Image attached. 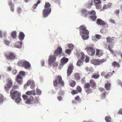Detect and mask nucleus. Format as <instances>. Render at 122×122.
<instances>
[{"label": "nucleus", "instance_id": "obj_1", "mask_svg": "<svg viewBox=\"0 0 122 122\" xmlns=\"http://www.w3.org/2000/svg\"><path fill=\"white\" fill-rule=\"evenodd\" d=\"M10 94L11 98L13 99H15V102L18 104L21 101L20 93L18 91H15L13 89L10 92Z\"/></svg>", "mask_w": 122, "mask_h": 122}, {"label": "nucleus", "instance_id": "obj_2", "mask_svg": "<svg viewBox=\"0 0 122 122\" xmlns=\"http://www.w3.org/2000/svg\"><path fill=\"white\" fill-rule=\"evenodd\" d=\"M79 28L80 34L82 36L83 39L85 40L88 39L89 32L86 29V27L82 25Z\"/></svg>", "mask_w": 122, "mask_h": 122}, {"label": "nucleus", "instance_id": "obj_3", "mask_svg": "<svg viewBox=\"0 0 122 122\" xmlns=\"http://www.w3.org/2000/svg\"><path fill=\"white\" fill-rule=\"evenodd\" d=\"M45 9L43 11V16L45 18L47 17L51 11L50 4L49 2L46 3L45 5Z\"/></svg>", "mask_w": 122, "mask_h": 122}, {"label": "nucleus", "instance_id": "obj_4", "mask_svg": "<svg viewBox=\"0 0 122 122\" xmlns=\"http://www.w3.org/2000/svg\"><path fill=\"white\" fill-rule=\"evenodd\" d=\"M107 41L108 44V49L113 54L114 53L113 51L111 49L114 46V42H113V38L110 37L109 36H108L107 38Z\"/></svg>", "mask_w": 122, "mask_h": 122}, {"label": "nucleus", "instance_id": "obj_5", "mask_svg": "<svg viewBox=\"0 0 122 122\" xmlns=\"http://www.w3.org/2000/svg\"><path fill=\"white\" fill-rule=\"evenodd\" d=\"M56 57L55 56L50 55L48 60V63L50 66L53 65V67H56L58 66V63L56 62H54L56 59Z\"/></svg>", "mask_w": 122, "mask_h": 122}, {"label": "nucleus", "instance_id": "obj_6", "mask_svg": "<svg viewBox=\"0 0 122 122\" xmlns=\"http://www.w3.org/2000/svg\"><path fill=\"white\" fill-rule=\"evenodd\" d=\"M19 66H22L26 69H29L30 68L31 65L30 63L26 60H20L18 63Z\"/></svg>", "mask_w": 122, "mask_h": 122}, {"label": "nucleus", "instance_id": "obj_7", "mask_svg": "<svg viewBox=\"0 0 122 122\" xmlns=\"http://www.w3.org/2000/svg\"><path fill=\"white\" fill-rule=\"evenodd\" d=\"M58 83L62 86H63L64 85V82L62 80L61 76H58L57 78L55 79L53 82V85L54 86L56 87Z\"/></svg>", "mask_w": 122, "mask_h": 122}, {"label": "nucleus", "instance_id": "obj_8", "mask_svg": "<svg viewBox=\"0 0 122 122\" xmlns=\"http://www.w3.org/2000/svg\"><path fill=\"white\" fill-rule=\"evenodd\" d=\"M25 73V72L23 71H21L19 72V74L17 76L16 80V82L18 84L20 85L22 83L21 80L22 78V76L24 75Z\"/></svg>", "mask_w": 122, "mask_h": 122}, {"label": "nucleus", "instance_id": "obj_9", "mask_svg": "<svg viewBox=\"0 0 122 122\" xmlns=\"http://www.w3.org/2000/svg\"><path fill=\"white\" fill-rule=\"evenodd\" d=\"M22 97L24 99L25 102L28 104H30L33 103V97H31L30 98H28V97L26 95H23Z\"/></svg>", "mask_w": 122, "mask_h": 122}, {"label": "nucleus", "instance_id": "obj_10", "mask_svg": "<svg viewBox=\"0 0 122 122\" xmlns=\"http://www.w3.org/2000/svg\"><path fill=\"white\" fill-rule=\"evenodd\" d=\"M106 59H102L98 60L96 59H92L91 61V63L95 65H98L100 64H101L104 62L105 61Z\"/></svg>", "mask_w": 122, "mask_h": 122}, {"label": "nucleus", "instance_id": "obj_11", "mask_svg": "<svg viewBox=\"0 0 122 122\" xmlns=\"http://www.w3.org/2000/svg\"><path fill=\"white\" fill-rule=\"evenodd\" d=\"M85 50H87L88 54L92 56L94 55L95 53V50L92 47L90 46L87 47L85 49Z\"/></svg>", "mask_w": 122, "mask_h": 122}, {"label": "nucleus", "instance_id": "obj_12", "mask_svg": "<svg viewBox=\"0 0 122 122\" xmlns=\"http://www.w3.org/2000/svg\"><path fill=\"white\" fill-rule=\"evenodd\" d=\"M12 81L10 80H8V83L4 86V89L5 91L8 93L10 88L12 86Z\"/></svg>", "mask_w": 122, "mask_h": 122}, {"label": "nucleus", "instance_id": "obj_13", "mask_svg": "<svg viewBox=\"0 0 122 122\" xmlns=\"http://www.w3.org/2000/svg\"><path fill=\"white\" fill-rule=\"evenodd\" d=\"M30 85V87L31 89H33L35 88V85L34 81L33 80H29L27 82L26 84L25 85L24 87L26 88L27 86Z\"/></svg>", "mask_w": 122, "mask_h": 122}, {"label": "nucleus", "instance_id": "obj_14", "mask_svg": "<svg viewBox=\"0 0 122 122\" xmlns=\"http://www.w3.org/2000/svg\"><path fill=\"white\" fill-rule=\"evenodd\" d=\"M62 52V48L60 47H58L54 51V55H52L55 56H58L60 55Z\"/></svg>", "mask_w": 122, "mask_h": 122}, {"label": "nucleus", "instance_id": "obj_15", "mask_svg": "<svg viewBox=\"0 0 122 122\" xmlns=\"http://www.w3.org/2000/svg\"><path fill=\"white\" fill-rule=\"evenodd\" d=\"M81 11V15L84 17H87L90 15L91 12L90 11H88L85 9H82Z\"/></svg>", "mask_w": 122, "mask_h": 122}, {"label": "nucleus", "instance_id": "obj_16", "mask_svg": "<svg viewBox=\"0 0 122 122\" xmlns=\"http://www.w3.org/2000/svg\"><path fill=\"white\" fill-rule=\"evenodd\" d=\"M99 90L103 93L102 94L101 96V97L103 99H105L106 97V95L107 93V91L103 88L101 87L99 88Z\"/></svg>", "mask_w": 122, "mask_h": 122}, {"label": "nucleus", "instance_id": "obj_17", "mask_svg": "<svg viewBox=\"0 0 122 122\" xmlns=\"http://www.w3.org/2000/svg\"><path fill=\"white\" fill-rule=\"evenodd\" d=\"M73 69V66L72 64H70L67 69V74L68 76H69L72 73Z\"/></svg>", "mask_w": 122, "mask_h": 122}, {"label": "nucleus", "instance_id": "obj_18", "mask_svg": "<svg viewBox=\"0 0 122 122\" xmlns=\"http://www.w3.org/2000/svg\"><path fill=\"white\" fill-rule=\"evenodd\" d=\"M7 59L9 60L14 59H15V55L14 53L10 52L8 55L6 56Z\"/></svg>", "mask_w": 122, "mask_h": 122}, {"label": "nucleus", "instance_id": "obj_19", "mask_svg": "<svg viewBox=\"0 0 122 122\" xmlns=\"http://www.w3.org/2000/svg\"><path fill=\"white\" fill-rule=\"evenodd\" d=\"M90 14L92 15L91 16V18L93 20L95 21L97 18V16L95 15V11L94 10H92L91 11Z\"/></svg>", "mask_w": 122, "mask_h": 122}, {"label": "nucleus", "instance_id": "obj_20", "mask_svg": "<svg viewBox=\"0 0 122 122\" xmlns=\"http://www.w3.org/2000/svg\"><path fill=\"white\" fill-rule=\"evenodd\" d=\"M97 23L99 25L102 26H104L106 24L105 22L100 19H97Z\"/></svg>", "mask_w": 122, "mask_h": 122}, {"label": "nucleus", "instance_id": "obj_21", "mask_svg": "<svg viewBox=\"0 0 122 122\" xmlns=\"http://www.w3.org/2000/svg\"><path fill=\"white\" fill-rule=\"evenodd\" d=\"M8 5L10 8L11 11L13 12L14 10V5L13 4L11 0L9 1Z\"/></svg>", "mask_w": 122, "mask_h": 122}, {"label": "nucleus", "instance_id": "obj_22", "mask_svg": "<svg viewBox=\"0 0 122 122\" xmlns=\"http://www.w3.org/2000/svg\"><path fill=\"white\" fill-rule=\"evenodd\" d=\"M23 42L22 41H19L17 42L16 44H15L14 46L18 48H20L22 47Z\"/></svg>", "mask_w": 122, "mask_h": 122}, {"label": "nucleus", "instance_id": "obj_23", "mask_svg": "<svg viewBox=\"0 0 122 122\" xmlns=\"http://www.w3.org/2000/svg\"><path fill=\"white\" fill-rule=\"evenodd\" d=\"M25 35L24 33L22 32H20L19 36L18 38L20 41H22L24 39Z\"/></svg>", "mask_w": 122, "mask_h": 122}, {"label": "nucleus", "instance_id": "obj_24", "mask_svg": "<svg viewBox=\"0 0 122 122\" xmlns=\"http://www.w3.org/2000/svg\"><path fill=\"white\" fill-rule=\"evenodd\" d=\"M96 51V55L98 57L101 56L103 54V51L102 50L97 49Z\"/></svg>", "mask_w": 122, "mask_h": 122}, {"label": "nucleus", "instance_id": "obj_25", "mask_svg": "<svg viewBox=\"0 0 122 122\" xmlns=\"http://www.w3.org/2000/svg\"><path fill=\"white\" fill-rule=\"evenodd\" d=\"M90 86V84L89 83H87L85 86V89L86 92L87 93H90L91 91L89 88Z\"/></svg>", "mask_w": 122, "mask_h": 122}, {"label": "nucleus", "instance_id": "obj_26", "mask_svg": "<svg viewBox=\"0 0 122 122\" xmlns=\"http://www.w3.org/2000/svg\"><path fill=\"white\" fill-rule=\"evenodd\" d=\"M26 94L28 95H32L34 96L36 94V91L35 90H32L30 91H28L26 92Z\"/></svg>", "mask_w": 122, "mask_h": 122}, {"label": "nucleus", "instance_id": "obj_27", "mask_svg": "<svg viewBox=\"0 0 122 122\" xmlns=\"http://www.w3.org/2000/svg\"><path fill=\"white\" fill-rule=\"evenodd\" d=\"M112 3H108L107 5L104 4L103 6L104 9H107L111 7Z\"/></svg>", "mask_w": 122, "mask_h": 122}, {"label": "nucleus", "instance_id": "obj_28", "mask_svg": "<svg viewBox=\"0 0 122 122\" xmlns=\"http://www.w3.org/2000/svg\"><path fill=\"white\" fill-rule=\"evenodd\" d=\"M68 58L64 57L62 58L61 60V62L64 64H65L68 61Z\"/></svg>", "mask_w": 122, "mask_h": 122}, {"label": "nucleus", "instance_id": "obj_29", "mask_svg": "<svg viewBox=\"0 0 122 122\" xmlns=\"http://www.w3.org/2000/svg\"><path fill=\"white\" fill-rule=\"evenodd\" d=\"M111 85V84L108 82H107L105 84V87L107 91L110 90Z\"/></svg>", "mask_w": 122, "mask_h": 122}, {"label": "nucleus", "instance_id": "obj_30", "mask_svg": "<svg viewBox=\"0 0 122 122\" xmlns=\"http://www.w3.org/2000/svg\"><path fill=\"white\" fill-rule=\"evenodd\" d=\"M7 34V32L6 31H5L2 33V31L0 30V37L2 38L3 37H5Z\"/></svg>", "mask_w": 122, "mask_h": 122}, {"label": "nucleus", "instance_id": "obj_31", "mask_svg": "<svg viewBox=\"0 0 122 122\" xmlns=\"http://www.w3.org/2000/svg\"><path fill=\"white\" fill-rule=\"evenodd\" d=\"M80 102V98L79 96H77L75 97V100H73L72 101V102L73 104H76V102Z\"/></svg>", "mask_w": 122, "mask_h": 122}, {"label": "nucleus", "instance_id": "obj_32", "mask_svg": "<svg viewBox=\"0 0 122 122\" xmlns=\"http://www.w3.org/2000/svg\"><path fill=\"white\" fill-rule=\"evenodd\" d=\"M90 84L92 86V87L94 88L95 87L96 84L95 81L92 80H91L90 81Z\"/></svg>", "mask_w": 122, "mask_h": 122}, {"label": "nucleus", "instance_id": "obj_33", "mask_svg": "<svg viewBox=\"0 0 122 122\" xmlns=\"http://www.w3.org/2000/svg\"><path fill=\"white\" fill-rule=\"evenodd\" d=\"M113 75V74L111 72H109L107 75L104 76V77L106 79L110 78Z\"/></svg>", "mask_w": 122, "mask_h": 122}, {"label": "nucleus", "instance_id": "obj_34", "mask_svg": "<svg viewBox=\"0 0 122 122\" xmlns=\"http://www.w3.org/2000/svg\"><path fill=\"white\" fill-rule=\"evenodd\" d=\"M40 3V0H38L36 3L32 7V9L34 10L33 11H35L34 10L37 7L38 5Z\"/></svg>", "mask_w": 122, "mask_h": 122}, {"label": "nucleus", "instance_id": "obj_35", "mask_svg": "<svg viewBox=\"0 0 122 122\" xmlns=\"http://www.w3.org/2000/svg\"><path fill=\"white\" fill-rule=\"evenodd\" d=\"M105 120L106 122H110L111 120V118L110 116H108L105 117Z\"/></svg>", "mask_w": 122, "mask_h": 122}, {"label": "nucleus", "instance_id": "obj_36", "mask_svg": "<svg viewBox=\"0 0 122 122\" xmlns=\"http://www.w3.org/2000/svg\"><path fill=\"white\" fill-rule=\"evenodd\" d=\"M81 75V74H79L78 73H76L75 74V76L76 78L78 80L80 79V76Z\"/></svg>", "mask_w": 122, "mask_h": 122}, {"label": "nucleus", "instance_id": "obj_37", "mask_svg": "<svg viewBox=\"0 0 122 122\" xmlns=\"http://www.w3.org/2000/svg\"><path fill=\"white\" fill-rule=\"evenodd\" d=\"M94 2L95 3V6L99 4H101V2L100 0H94Z\"/></svg>", "mask_w": 122, "mask_h": 122}, {"label": "nucleus", "instance_id": "obj_38", "mask_svg": "<svg viewBox=\"0 0 122 122\" xmlns=\"http://www.w3.org/2000/svg\"><path fill=\"white\" fill-rule=\"evenodd\" d=\"M22 12V9L20 7H18L17 10V13L19 15H20Z\"/></svg>", "mask_w": 122, "mask_h": 122}, {"label": "nucleus", "instance_id": "obj_39", "mask_svg": "<svg viewBox=\"0 0 122 122\" xmlns=\"http://www.w3.org/2000/svg\"><path fill=\"white\" fill-rule=\"evenodd\" d=\"M4 101L3 97V95L0 94V105Z\"/></svg>", "mask_w": 122, "mask_h": 122}, {"label": "nucleus", "instance_id": "obj_40", "mask_svg": "<svg viewBox=\"0 0 122 122\" xmlns=\"http://www.w3.org/2000/svg\"><path fill=\"white\" fill-rule=\"evenodd\" d=\"M16 32L15 31H13L11 34L12 37L14 38H15L16 36Z\"/></svg>", "mask_w": 122, "mask_h": 122}, {"label": "nucleus", "instance_id": "obj_41", "mask_svg": "<svg viewBox=\"0 0 122 122\" xmlns=\"http://www.w3.org/2000/svg\"><path fill=\"white\" fill-rule=\"evenodd\" d=\"M82 61L81 60H78L76 64L77 66H79L82 64Z\"/></svg>", "mask_w": 122, "mask_h": 122}, {"label": "nucleus", "instance_id": "obj_42", "mask_svg": "<svg viewBox=\"0 0 122 122\" xmlns=\"http://www.w3.org/2000/svg\"><path fill=\"white\" fill-rule=\"evenodd\" d=\"M112 65L114 67H115V66L118 67L119 65V63L116 61H114Z\"/></svg>", "mask_w": 122, "mask_h": 122}, {"label": "nucleus", "instance_id": "obj_43", "mask_svg": "<svg viewBox=\"0 0 122 122\" xmlns=\"http://www.w3.org/2000/svg\"><path fill=\"white\" fill-rule=\"evenodd\" d=\"M68 47L70 48V49H71V50L72 51L74 48L73 45L71 44H68Z\"/></svg>", "mask_w": 122, "mask_h": 122}, {"label": "nucleus", "instance_id": "obj_44", "mask_svg": "<svg viewBox=\"0 0 122 122\" xmlns=\"http://www.w3.org/2000/svg\"><path fill=\"white\" fill-rule=\"evenodd\" d=\"M72 51L71 50V49H67L65 50V52L66 53L70 55Z\"/></svg>", "mask_w": 122, "mask_h": 122}, {"label": "nucleus", "instance_id": "obj_45", "mask_svg": "<svg viewBox=\"0 0 122 122\" xmlns=\"http://www.w3.org/2000/svg\"><path fill=\"white\" fill-rule=\"evenodd\" d=\"M36 94L37 95H40L41 94V91L40 90L37 88L36 89Z\"/></svg>", "mask_w": 122, "mask_h": 122}, {"label": "nucleus", "instance_id": "obj_46", "mask_svg": "<svg viewBox=\"0 0 122 122\" xmlns=\"http://www.w3.org/2000/svg\"><path fill=\"white\" fill-rule=\"evenodd\" d=\"M92 5V3L91 1H89L87 4V6L88 7H90Z\"/></svg>", "mask_w": 122, "mask_h": 122}, {"label": "nucleus", "instance_id": "obj_47", "mask_svg": "<svg viewBox=\"0 0 122 122\" xmlns=\"http://www.w3.org/2000/svg\"><path fill=\"white\" fill-rule=\"evenodd\" d=\"M99 75L95 74L92 76V78L95 79H97L99 77Z\"/></svg>", "mask_w": 122, "mask_h": 122}, {"label": "nucleus", "instance_id": "obj_48", "mask_svg": "<svg viewBox=\"0 0 122 122\" xmlns=\"http://www.w3.org/2000/svg\"><path fill=\"white\" fill-rule=\"evenodd\" d=\"M96 8L97 9H100L102 7L101 4H99L95 6Z\"/></svg>", "mask_w": 122, "mask_h": 122}, {"label": "nucleus", "instance_id": "obj_49", "mask_svg": "<svg viewBox=\"0 0 122 122\" xmlns=\"http://www.w3.org/2000/svg\"><path fill=\"white\" fill-rule=\"evenodd\" d=\"M39 100L37 98H36L34 100L33 99V103H37L39 102Z\"/></svg>", "mask_w": 122, "mask_h": 122}, {"label": "nucleus", "instance_id": "obj_50", "mask_svg": "<svg viewBox=\"0 0 122 122\" xmlns=\"http://www.w3.org/2000/svg\"><path fill=\"white\" fill-rule=\"evenodd\" d=\"M65 92L64 91H61L59 92V94L60 95L63 96L64 95Z\"/></svg>", "mask_w": 122, "mask_h": 122}, {"label": "nucleus", "instance_id": "obj_51", "mask_svg": "<svg viewBox=\"0 0 122 122\" xmlns=\"http://www.w3.org/2000/svg\"><path fill=\"white\" fill-rule=\"evenodd\" d=\"M77 91H78L79 92H81V87L80 86H78L77 88L76 89Z\"/></svg>", "mask_w": 122, "mask_h": 122}, {"label": "nucleus", "instance_id": "obj_52", "mask_svg": "<svg viewBox=\"0 0 122 122\" xmlns=\"http://www.w3.org/2000/svg\"><path fill=\"white\" fill-rule=\"evenodd\" d=\"M76 84V82L75 81H73L71 82V86L72 87H74L75 86Z\"/></svg>", "mask_w": 122, "mask_h": 122}, {"label": "nucleus", "instance_id": "obj_53", "mask_svg": "<svg viewBox=\"0 0 122 122\" xmlns=\"http://www.w3.org/2000/svg\"><path fill=\"white\" fill-rule=\"evenodd\" d=\"M96 38L98 39H99L100 38L101 36L99 34H97L95 36Z\"/></svg>", "mask_w": 122, "mask_h": 122}, {"label": "nucleus", "instance_id": "obj_54", "mask_svg": "<svg viewBox=\"0 0 122 122\" xmlns=\"http://www.w3.org/2000/svg\"><path fill=\"white\" fill-rule=\"evenodd\" d=\"M82 56L81 57V60H83L85 58V55L83 54V53H81Z\"/></svg>", "mask_w": 122, "mask_h": 122}, {"label": "nucleus", "instance_id": "obj_55", "mask_svg": "<svg viewBox=\"0 0 122 122\" xmlns=\"http://www.w3.org/2000/svg\"><path fill=\"white\" fill-rule=\"evenodd\" d=\"M119 12L120 11L119 10H116L115 11L114 13L117 15H119Z\"/></svg>", "mask_w": 122, "mask_h": 122}, {"label": "nucleus", "instance_id": "obj_56", "mask_svg": "<svg viewBox=\"0 0 122 122\" xmlns=\"http://www.w3.org/2000/svg\"><path fill=\"white\" fill-rule=\"evenodd\" d=\"M64 64L61 63L59 65V69L61 70V68L63 67L64 65Z\"/></svg>", "mask_w": 122, "mask_h": 122}, {"label": "nucleus", "instance_id": "obj_57", "mask_svg": "<svg viewBox=\"0 0 122 122\" xmlns=\"http://www.w3.org/2000/svg\"><path fill=\"white\" fill-rule=\"evenodd\" d=\"M57 98L60 101H61L62 100V97L61 96H58L57 97Z\"/></svg>", "mask_w": 122, "mask_h": 122}, {"label": "nucleus", "instance_id": "obj_58", "mask_svg": "<svg viewBox=\"0 0 122 122\" xmlns=\"http://www.w3.org/2000/svg\"><path fill=\"white\" fill-rule=\"evenodd\" d=\"M78 91L77 90H73L72 92V94L75 95L77 94L78 93Z\"/></svg>", "mask_w": 122, "mask_h": 122}, {"label": "nucleus", "instance_id": "obj_59", "mask_svg": "<svg viewBox=\"0 0 122 122\" xmlns=\"http://www.w3.org/2000/svg\"><path fill=\"white\" fill-rule=\"evenodd\" d=\"M109 22L111 23L112 24H115V22L114 20L112 19H110L109 20Z\"/></svg>", "mask_w": 122, "mask_h": 122}, {"label": "nucleus", "instance_id": "obj_60", "mask_svg": "<svg viewBox=\"0 0 122 122\" xmlns=\"http://www.w3.org/2000/svg\"><path fill=\"white\" fill-rule=\"evenodd\" d=\"M5 43L7 45H9L10 43L9 42L7 41H4Z\"/></svg>", "mask_w": 122, "mask_h": 122}, {"label": "nucleus", "instance_id": "obj_61", "mask_svg": "<svg viewBox=\"0 0 122 122\" xmlns=\"http://www.w3.org/2000/svg\"><path fill=\"white\" fill-rule=\"evenodd\" d=\"M12 72H13V73L14 74H15L17 73V71L15 69H14L13 70Z\"/></svg>", "mask_w": 122, "mask_h": 122}, {"label": "nucleus", "instance_id": "obj_62", "mask_svg": "<svg viewBox=\"0 0 122 122\" xmlns=\"http://www.w3.org/2000/svg\"><path fill=\"white\" fill-rule=\"evenodd\" d=\"M118 83L122 87V81L119 80L118 81Z\"/></svg>", "mask_w": 122, "mask_h": 122}, {"label": "nucleus", "instance_id": "obj_63", "mask_svg": "<svg viewBox=\"0 0 122 122\" xmlns=\"http://www.w3.org/2000/svg\"><path fill=\"white\" fill-rule=\"evenodd\" d=\"M118 113L119 114L122 115V108H121L119 109Z\"/></svg>", "mask_w": 122, "mask_h": 122}, {"label": "nucleus", "instance_id": "obj_64", "mask_svg": "<svg viewBox=\"0 0 122 122\" xmlns=\"http://www.w3.org/2000/svg\"><path fill=\"white\" fill-rule=\"evenodd\" d=\"M81 82L83 84H84L85 82V77L84 78H83L81 80Z\"/></svg>", "mask_w": 122, "mask_h": 122}]
</instances>
